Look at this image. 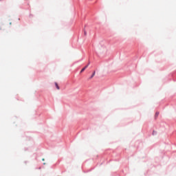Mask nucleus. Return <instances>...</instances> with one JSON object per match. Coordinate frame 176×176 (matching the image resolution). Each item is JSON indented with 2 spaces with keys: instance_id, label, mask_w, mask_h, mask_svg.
<instances>
[{
  "instance_id": "nucleus-6",
  "label": "nucleus",
  "mask_w": 176,
  "mask_h": 176,
  "mask_svg": "<svg viewBox=\"0 0 176 176\" xmlns=\"http://www.w3.org/2000/svg\"><path fill=\"white\" fill-rule=\"evenodd\" d=\"M155 116H159V112L155 113Z\"/></svg>"
},
{
  "instance_id": "nucleus-3",
  "label": "nucleus",
  "mask_w": 176,
  "mask_h": 176,
  "mask_svg": "<svg viewBox=\"0 0 176 176\" xmlns=\"http://www.w3.org/2000/svg\"><path fill=\"white\" fill-rule=\"evenodd\" d=\"M94 75H96V72H94L89 79H93V78H94Z\"/></svg>"
},
{
  "instance_id": "nucleus-2",
  "label": "nucleus",
  "mask_w": 176,
  "mask_h": 176,
  "mask_svg": "<svg viewBox=\"0 0 176 176\" xmlns=\"http://www.w3.org/2000/svg\"><path fill=\"white\" fill-rule=\"evenodd\" d=\"M55 86H56L57 90H60V87L58 86V84L57 82H55Z\"/></svg>"
},
{
  "instance_id": "nucleus-5",
  "label": "nucleus",
  "mask_w": 176,
  "mask_h": 176,
  "mask_svg": "<svg viewBox=\"0 0 176 176\" xmlns=\"http://www.w3.org/2000/svg\"><path fill=\"white\" fill-rule=\"evenodd\" d=\"M84 35L87 36V32H86V31H84Z\"/></svg>"
},
{
  "instance_id": "nucleus-4",
  "label": "nucleus",
  "mask_w": 176,
  "mask_h": 176,
  "mask_svg": "<svg viewBox=\"0 0 176 176\" xmlns=\"http://www.w3.org/2000/svg\"><path fill=\"white\" fill-rule=\"evenodd\" d=\"M156 134H157V132H156V131H153V135H156Z\"/></svg>"
},
{
  "instance_id": "nucleus-1",
  "label": "nucleus",
  "mask_w": 176,
  "mask_h": 176,
  "mask_svg": "<svg viewBox=\"0 0 176 176\" xmlns=\"http://www.w3.org/2000/svg\"><path fill=\"white\" fill-rule=\"evenodd\" d=\"M87 67H89V65H86L84 68H82L80 71V73L83 72L85 71V69H86V68H87Z\"/></svg>"
},
{
  "instance_id": "nucleus-7",
  "label": "nucleus",
  "mask_w": 176,
  "mask_h": 176,
  "mask_svg": "<svg viewBox=\"0 0 176 176\" xmlns=\"http://www.w3.org/2000/svg\"><path fill=\"white\" fill-rule=\"evenodd\" d=\"M43 161H45V159L43 158Z\"/></svg>"
}]
</instances>
